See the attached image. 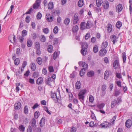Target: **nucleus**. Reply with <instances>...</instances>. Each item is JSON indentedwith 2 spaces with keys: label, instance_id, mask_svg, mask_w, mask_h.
Segmentation results:
<instances>
[{
  "label": "nucleus",
  "instance_id": "nucleus-26",
  "mask_svg": "<svg viewBox=\"0 0 132 132\" xmlns=\"http://www.w3.org/2000/svg\"><path fill=\"white\" fill-rule=\"evenodd\" d=\"M85 68L82 69L80 72V75L81 76H83L85 73Z\"/></svg>",
  "mask_w": 132,
  "mask_h": 132
},
{
  "label": "nucleus",
  "instance_id": "nucleus-11",
  "mask_svg": "<svg viewBox=\"0 0 132 132\" xmlns=\"http://www.w3.org/2000/svg\"><path fill=\"white\" fill-rule=\"evenodd\" d=\"M21 103L19 102H18L14 105L15 109L16 110H19L21 107Z\"/></svg>",
  "mask_w": 132,
  "mask_h": 132
},
{
  "label": "nucleus",
  "instance_id": "nucleus-44",
  "mask_svg": "<svg viewBox=\"0 0 132 132\" xmlns=\"http://www.w3.org/2000/svg\"><path fill=\"white\" fill-rule=\"evenodd\" d=\"M122 58L123 62L124 63L125 62L126 60V53L125 52H124L122 53Z\"/></svg>",
  "mask_w": 132,
  "mask_h": 132
},
{
  "label": "nucleus",
  "instance_id": "nucleus-5",
  "mask_svg": "<svg viewBox=\"0 0 132 132\" xmlns=\"http://www.w3.org/2000/svg\"><path fill=\"white\" fill-rule=\"evenodd\" d=\"M79 65L83 68H85V69H87L88 68V65L86 63L84 62L80 61L78 62Z\"/></svg>",
  "mask_w": 132,
  "mask_h": 132
},
{
  "label": "nucleus",
  "instance_id": "nucleus-37",
  "mask_svg": "<svg viewBox=\"0 0 132 132\" xmlns=\"http://www.w3.org/2000/svg\"><path fill=\"white\" fill-rule=\"evenodd\" d=\"M122 26L121 22L120 21H118L116 24V27L118 28H120Z\"/></svg>",
  "mask_w": 132,
  "mask_h": 132
},
{
  "label": "nucleus",
  "instance_id": "nucleus-64",
  "mask_svg": "<svg viewBox=\"0 0 132 132\" xmlns=\"http://www.w3.org/2000/svg\"><path fill=\"white\" fill-rule=\"evenodd\" d=\"M32 130V128L31 126H29L27 129V132H31Z\"/></svg>",
  "mask_w": 132,
  "mask_h": 132
},
{
  "label": "nucleus",
  "instance_id": "nucleus-3",
  "mask_svg": "<svg viewBox=\"0 0 132 132\" xmlns=\"http://www.w3.org/2000/svg\"><path fill=\"white\" fill-rule=\"evenodd\" d=\"M112 125L111 122L109 123L106 121L101 123L100 125L103 128H110L111 126Z\"/></svg>",
  "mask_w": 132,
  "mask_h": 132
},
{
  "label": "nucleus",
  "instance_id": "nucleus-34",
  "mask_svg": "<svg viewBox=\"0 0 132 132\" xmlns=\"http://www.w3.org/2000/svg\"><path fill=\"white\" fill-rule=\"evenodd\" d=\"M84 4L83 1L82 0H79L78 2V5L80 7H81Z\"/></svg>",
  "mask_w": 132,
  "mask_h": 132
},
{
  "label": "nucleus",
  "instance_id": "nucleus-49",
  "mask_svg": "<svg viewBox=\"0 0 132 132\" xmlns=\"http://www.w3.org/2000/svg\"><path fill=\"white\" fill-rule=\"evenodd\" d=\"M105 104L104 103H101L98 104L97 105L98 107L100 109H101L103 108Z\"/></svg>",
  "mask_w": 132,
  "mask_h": 132
},
{
  "label": "nucleus",
  "instance_id": "nucleus-57",
  "mask_svg": "<svg viewBox=\"0 0 132 132\" xmlns=\"http://www.w3.org/2000/svg\"><path fill=\"white\" fill-rule=\"evenodd\" d=\"M90 33H87L85 36V39L86 40H87L88 39L90 38Z\"/></svg>",
  "mask_w": 132,
  "mask_h": 132
},
{
  "label": "nucleus",
  "instance_id": "nucleus-29",
  "mask_svg": "<svg viewBox=\"0 0 132 132\" xmlns=\"http://www.w3.org/2000/svg\"><path fill=\"white\" fill-rule=\"evenodd\" d=\"M31 69L33 71L35 70L36 67V66L35 63H32L31 65Z\"/></svg>",
  "mask_w": 132,
  "mask_h": 132
},
{
  "label": "nucleus",
  "instance_id": "nucleus-12",
  "mask_svg": "<svg viewBox=\"0 0 132 132\" xmlns=\"http://www.w3.org/2000/svg\"><path fill=\"white\" fill-rule=\"evenodd\" d=\"M51 98L53 99L54 100H55L56 99L58 101V98L56 96V93L52 92H51Z\"/></svg>",
  "mask_w": 132,
  "mask_h": 132
},
{
  "label": "nucleus",
  "instance_id": "nucleus-7",
  "mask_svg": "<svg viewBox=\"0 0 132 132\" xmlns=\"http://www.w3.org/2000/svg\"><path fill=\"white\" fill-rule=\"evenodd\" d=\"M107 52V51L105 48H102L99 52V55L101 56L105 55Z\"/></svg>",
  "mask_w": 132,
  "mask_h": 132
},
{
  "label": "nucleus",
  "instance_id": "nucleus-61",
  "mask_svg": "<svg viewBox=\"0 0 132 132\" xmlns=\"http://www.w3.org/2000/svg\"><path fill=\"white\" fill-rule=\"evenodd\" d=\"M104 61L105 63H109L108 59L107 57H105L104 58Z\"/></svg>",
  "mask_w": 132,
  "mask_h": 132
},
{
  "label": "nucleus",
  "instance_id": "nucleus-47",
  "mask_svg": "<svg viewBox=\"0 0 132 132\" xmlns=\"http://www.w3.org/2000/svg\"><path fill=\"white\" fill-rule=\"evenodd\" d=\"M58 28L57 26H56L53 29V32L55 34H56L58 31Z\"/></svg>",
  "mask_w": 132,
  "mask_h": 132
},
{
  "label": "nucleus",
  "instance_id": "nucleus-58",
  "mask_svg": "<svg viewBox=\"0 0 132 132\" xmlns=\"http://www.w3.org/2000/svg\"><path fill=\"white\" fill-rule=\"evenodd\" d=\"M38 75V73L37 72H35L33 75L32 77L34 78L37 77Z\"/></svg>",
  "mask_w": 132,
  "mask_h": 132
},
{
  "label": "nucleus",
  "instance_id": "nucleus-62",
  "mask_svg": "<svg viewBox=\"0 0 132 132\" xmlns=\"http://www.w3.org/2000/svg\"><path fill=\"white\" fill-rule=\"evenodd\" d=\"M75 71H73L72 74L70 75V77L72 78H74L75 76Z\"/></svg>",
  "mask_w": 132,
  "mask_h": 132
},
{
  "label": "nucleus",
  "instance_id": "nucleus-6",
  "mask_svg": "<svg viewBox=\"0 0 132 132\" xmlns=\"http://www.w3.org/2000/svg\"><path fill=\"white\" fill-rule=\"evenodd\" d=\"M79 20L78 16L77 14H75L73 16V24H77Z\"/></svg>",
  "mask_w": 132,
  "mask_h": 132
},
{
  "label": "nucleus",
  "instance_id": "nucleus-50",
  "mask_svg": "<svg viewBox=\"0 0 132 132\" xmlns=\"http://www.w3.org/2000/svg\"><path fill=\"white\" fill-rule=\"evenodd\" d=\"M30 17L28 16H27L26 18V21L27 23H29L30 21Z\"/></svg>",
  "mask_w": 132,
  "mask_h": 132
},
{
  "label": "nucleus",
  "instance_id": "nucleus-22",
  "mask_svg": "<svg viewBox=\"0 0 132 132\" xmlns=\"http://www.w3.org/2000/svg\"><path fill=\"white\" fill-rule=\"evenodd\" d=\"M103 3L102 0H96V4L97 7L100 6Z\"/></svg>",
  "mask_w": 132,
  "mask_h": 132
},
{
  "label": "nucleus",
  "instance_id": "nucleus-46",
  "mask_svg": "<svg viewBox=\"0 0 132 132\" xmlns=\"http://www.w3.org/2000/svg\"><path fill=\"white\" fill-rule=\"evenodd\" d=\"M89 100L90 102L92 103H93L94 100L93 97L91 95H90L89 97Z\"/></svg>",
  "mask_w": 132,
  "mask_h": 132
},
{
  "label": "nucleus",
  "instance_id": "nucleus-40",
  "mask_svg": "<svg viewBox=\"0 0 132 132\" xmlns=\"http://www.w3.org/2000/svg\"><path fill=\"white\" fill-rule=\"evenodd\" d=\"M36 61L38 64L41 65V58L40 57H38Z\"/></svg>",
  "mask_w": 132,
  "mask_h": 132
},
{
  "label": "nucleus",
  "instance_id": "nucleus-32",
  "mask_svg": "<svg viewBox=\"0 0 132 132\" xmlns=\"http://www.w3.org/2000/svg\"><path fill=\"white\" fill-rule=\"evenodd\" d=\"M47 50L49 52H51L53 50V46L51 45L48 46L47 47Z\"/></svg>",
  "mask_w": 132,
  "mask_h": 132
},
{
  "label": "nucleus",
  "instance_id": "nucleus-42",
  "mask_svg": "<svg viewBox=\"0 0 132 132\" xmlns=\"http://www.w3.org/2000/svg\"><path fill=\"white\" fill-rule=\"evenodd\" d=\"M91 22L90 21H88L86 23V27L87 29H89L90 28Z\"/></svg>",
  "mask_w": 132,
  "mask_h": 132
},
{
  "label": "nucleus",
  "instance_id": "nucleus-36",
  "mask_svg": "<svg viewBox=\"0 0 132 132\" xmlns=\"http://www.w3.org/2000/svg\"><path fill=\"white\" fill-rule=\"evenodd\" d=\"M93 50L94 52L95 53L97 52L98 50V46L97 45H95L93 47Z\"/></svg>",
  "mask_w": 132,
  "mask_h": 132
},
{
  "label": "nucleus",
  "instance_id": "nucleus-16",
  "mask_svg": "<svg viewBox=\"0 0 132 132\" xmlns=\"http://www.w3.org/2000/svg\"><path fill=\"white\" fill-rule=\"evenodd\" d=\"M107 30L109 33L111 32L112 29V26L109 23L107 26Z\"/></svg>",
  "mask_w": 132,
  "mask_h": 132
},
{
  "label": "nucleus",
  "instance_id": "nucleus-24",
  "mask_svg": "<svg viewBox=\"0 0 132 132\" xmlns=\"http://www.w3.org/2000/svg\"><path fill=\"white\" fill-rule=\"evenodd\" d=\"M78 26L76 25L73 27L72 29V31L74 33L76 32L78 30Z\"/></svg>",
  "mask_w": 132,
  "mask_h": 132
},
{
  "label": "nucleus",
  "instance_id": "nucleus-8",
  "mask_svg": "<svg viewBox=\"0 0 132 132\" xmlns=\"http://www.w3.org/2000/svg\"><path fill=\"white\" fill-rule=\"evenodd\" d=\"M110 38L113 42V44L114 45L117 41V39L118 38V37L115 35H113L111 36Z\"/></svg>",
  "mask_w": 132,
  "mask_h": 132
},
{
  "label": "nucleus",
  "instance_id": "nucleus-9",
  "mask_svg": "<svg viewBox=\"0 0 132 132\" xmlns=\"http://www.w3.org/2000/svg\"><path fill=\"white\" fill-rule=\"evenodd\" d=\"M131 122V120L130 119L127 120L125 123L126 127L128 128H129L132 125Z\"/></svg>",
  "mask_w": 132,
  "mask_h": 132
},
{
  "label": "nucleus",
  "instance_id": "nucleus-25",
  "mask_svg": "<svg viewBox=\"0 0 132 132\" xmlns=\"http://www.w3.org/2000/svg\"><path fill=\"white\" fill-rule=\"evenodd\" d=\"M108 42L106 41L103 42L102 44V48H105V49L108 45Z\"/></svg>",
  "mask_w": 132,
  "mask_h": 132
},
{
  "label": "nucleus",
  "instance_id": "nucleus-43",
  "mask_svg": "<svg viewBox=\"0 0 132 132\" xmlns=\"http://www.w3.org/2000/svg\"><path fill=\"white\" fill-rule=\"evenodd\" d=\"M20 130L22 132H23L25 129V127L23 125H21L19 127Z\"/></svg>",
  "mask_w": 132,
  "mask_h": 132
},
{
  "label": "nucleus",
  "instance_id": "nucleus-28",
  "mask_svg": "<svg viewBox=\"0 0 132 132\" xmlns=\"http://www.w3.org/2000/svg\"><path fill=\"white\" fill-rule=\"evenodd\" d=\"M27 45L28 47H31L32 44V41L31 40H28L27 42Z\"/></svg>",
  "mask_w": 132,
  "mask_h": 132
},
{
  "label": "nucleus",
  "instance_id": "nucleus-63",
  "mask_svg": "<svg viewBox=\"0 0 132 132\" xmlns=\"http://www.w3.org/2000/svg\"><path fill=\"white\" fill-rule=\"evenodd\" d=\"M39 104L37 103H36L32 107V108L33 109H35L37 108L39 106Z\"/></svg>",
  "mask_w": 132,
  "mask_h": 132
},
{
  "label": "nucleus",
  "instance_id": "nucleus-15",
  "mask_svg": "<svg viewBox=\"0 0 132 132\" xmlns=\"http://www.w3.org/2000/svg\"><path fill=\"white\" fill-rule=\"evenodd\" d=\"M102 5L104 9H107L109 6V2L107 1H105L104 2Z\"/></svg>",
  "mask_w": 132,
  "mask_h": 132
},
{
  "label": "nucleus",
  "instance_id": "nucleus-1",
  "mask_svg": "<svg viewBox=\"0 0 132 132\" xmlns=\"http://www.w3.org/2000/svg\"><path fill=\"white\" fill-rule=\"evenodd\" d=\"M121 102L122 100L120 97L117 98V100L116 99H113L111 102V108H113L116 105H119Z\"/></svg>",
  "mask_w": 132,
  "mask_h": 132
},
{
  "label": "nucleus",
  "instance_id": "nucleus-48",
  "mask_svg": "<svg viewBox=\"0 0 132 132\" xmlns=\"http://www.w3.org/2000/svg\"><path fill=\"white\" fill-rule=\"evenodd\" d=\"M36 83L37 84H41V77L39 78L37 80Z\"/></svg>",
  "mask_w": 132,
  "mask_h": 132
},
{
  "label": "nucleus",
  "instance_id": "nucleus-59",
  "mask_svg": "<svg viewBox=\"0 0 132 132\" xmlns=\"http://www.w3.org/2000/svg\"><path fill=\"white\" fill-rule=\"evenodd\" d=\"M35 47L36 49L40 48V45L38 42H36Z\"/></svg>",
  "mask_w": 132,
  "mask_h": 132
},
{
  "label": "nucleus",
  "instance_id": "nucleus-52",
  "mask_svg": "<svg viewBox=\"0 0 132 132\" xmlns=\"http://www.w3.org/2000/svg\"><path fill=\"white\" fill-rule=\"evenodd\" d=\"M90 39L91 42L93 43H95L96 41V38L94 37H92Z\"/></svg>",
  "mask_w": 132,
  "mask_h": 132
},
{
  "label": "nucleus",
  "instance_id": "nucleus-19",
  "mask_svg": "<svg viewBox=\"0 0 132 132\" xmlns=\"http://www.w3.org/2000/svg\"><path fill=\"white\" fill-rule=\"evenodd\" d=\"M76 88L77 89H80L81 87V84L80 81H77L76 84Z\"/></svg>",
  "mask_w": 132,
  "mask_h": 132
},
{
  "label": "nucleus",
  "instance_id": "nucleus-27",
  "mask_svg": "<svg viewBox=\"0 0 132 132\" xmlns=\"http://www.w3.org/2000/svg\"><path fill=\"white\" fill-rule=\"evenodd\" d=\"M106 86L105 84H103L102 85V90L103 92L102 93V95L104 96L105 94V90L106 89Z\"/></svg>",
  "mask_w": 132,
  "mask_h": 132
},
{
  "label": "nucleus",
  "instance_id": "nucleus-45",
  "mask_svg": "<svg viewBox=\"0 0 132 132\" xmlns=\"http://www.w3.org/2000/svg\"><path fill=\"white\" fill-rule=\"evenodd\" d=\"M36 18L38 20L40 19L41 18V13L40 12H38L36 15Z\"/></svg>",
  "mask_w": 132,
  "mask_h": 132
},
{
  "label": "nucleus",
  "instance_id": "nucleus-33",
  "mask_svg": "<svg viewBox=\"0 0 132 132\" xmlns=\"http://www.w3.org/2000/svg\"><path fill=\"white\" fill-rule=\"evenodd\" d=\"M70 21V19L69 18H66L64 20V23L65 25L67 26L69 24Z\"/></svg>",
  "mask_w": 132,
  "mask_h": 132
},
{
  "label": "nucleus",
  "instance_id": "nucleus-13",
  "mask_svg": "<svg viewBox=\"0 0 132 132\" xmlns=\"http://www.w3.org/2000/svg\"><path fill=\"white\" fill-rule=\"evenodd\" d=\"M123 9L122 5L121 4H119L116 7V11L118 12H120Z\"/></svg>",
  "mask_w": 132,
  "mask_h": 132
},
{
  "label": "nucleus",
  "instance_id": "nucleus-18",
  "mask_svg": "<svg viewBox=\"0 0 132 132\" xmlns=\"http://www.w3.org/2000/svg\"><path fill=\"white\" fill-rule=\"evenodd\" d=\"M119 62L118 60H115L113 63V66L114 68L115 69L118 67L119 65Z\"/></svg>",
  "mask_w": 132,
  "mask_h": 132
},
{
  "label": "nucleus",
  "instance_id": "nucleus-4",
  "mask_svg": "<svg viewBox=\"0 0 132 132\" xmlns=\"http://www.w3.org/2000/svg\"><path fill=\"white\" fill-rule=\"evenodd\" d=\"M40 0H36L33 5V8L34 9H38L40 6Z\"/></svg>",
  "mask_w": 132,
  "mask_h": 132
},
{
  "label": "nucleus",
  "instance_id": "nucleus-31",
  "mask_svg": "<svg viewBox=\"0 0 132 132\" xmlns=\"http://www.w3.org/2000/svg\"><path fill=\"white\" fill-rule=\"evenodd\" d=\"M94 9L95 11L98 13H99L101 12V9L100 8H97L96 7H94Z\"/></svg>",
  "mask_w": 132,
  "mask_h": 132
},
{
  "label": "nucleus",
  "instance_id": "nucleus-30",
  "mask_svg": "<svg viewBox=\"0 0 132 132\" xmlns=\"http://www.w3.org/2000/svg\"><path fill=\"white\" fill-rule=\"evenodd\" d=\"M87 49L82 48V49L81 51V52L82 55H85L86 54L87 52Z\"/></svg>",
  "mask_w": 132,
  "mask_h": 132
},
{
  "label": "nucleus",
  "instance_id": "nucleus-2",
  "mask_svg": "<svg viewBox=\"0 0 132 132\" xmlns=\"http://www.w3.org/2000/svg\"><path fill=\"white\" fill-rule=\"evenodd\" d=\"M86 92V89H83L81 90L78 94V97L80 101L82 103L84 102V98L85 96L84 95Z\"/></svg>",
  "mask_w": 132,
  "mask_h": 132
},
{
  "label": "nucleus",
  "instance_id": "nucleus-56",
  "mask_svg": "<svg viewBox=\"0 0 132 132\" xmlns=\"http://www.w3.org/2000/svg\"><path fill=\"white\" fill-rule=\"evenodd\" d=\"M44 110L48 114H50L51 113L48 111V108L47 107L44 106Z\"/></svg>",
  "mask_w": 132,
  "mask_h": 132
},
{
  "label": "nucleus",
  "instance_id": "nucleus-51",
  "mask_svg": "<svg viewBox=\"0 0 132 132\" xmlns=\"http://www.w3.org/2000/svg\"><path fill=\"white\" fill-rule=\"evenodd\" d=\"M43 31L44 33L47 34L48 33L49 30L48 28H45L43 29Z\"/></svg>",
  "mask_w": 132,
  "mask_h": 132
},
{
  "label": "nucleus",
  "instance_id": "nucleus-14",
  "mask_svg": "<svg viewBox=\"0 0 132 132\" xmlns=\"http://www.w3.org/2000/svg\"><path fill=\"white\" fill-rule=\"evenodd\" d=\"M86 23L84 22H81L80 24V28L82 30L87 29Z\"/></svg>",
  "mask_w": 132,
  "mask_h": 132
},
{
  "label": "nucleus",
  "instance_id": "nucleus-10",
  "mask_svg": "<svg viewBox=\"0 0 132 132\" xmlns=\"http://www.w3.org/2000/svg\"><path fill=\"white\" fill-rule=\"evenodd\" d=\"M36 119L34 118L32 119L30 122V124L32 127L35 128L36 127Z\"/></svg>",
  "mask_w": 132,
  "mask_h": 132
},
{
  "label": "nucleus",
  "instance_id": "nucleus-39",
  "mask_svg": "<svg viewBox=\"0 0 132 132\" xmlns=\"http://www.w3.org/2000/svg\"><path fill=\"white\" fill-rule=\"evenodd\" d=\"M39 115V112L38 111H36L34 113V116L35 118H37Z\"/></svg>",
  "mask_w": 132,
  "mask_h": 132
},
{
  "label": "nucleus",
  "instance_id": "nucleus-55",
  "mask_svg": "<svg viewBox=\"0 0 132 132\" xmlns=\"http://www.w3.org/2000/svg\"><path fill=\"white\" fill-rule=\"evenodd\" d=\"M116 117L117 116H115L113 117L112 119V120L111 121V123H112V124L113 125V124L114 123V121L116 118Z\"/></svg>",
  "mask_w": 132,
  "mask_h": 132
},
{
  "label": "nucleus",
  "instance_id": "nucleus-21",
  "mask_svg": "<svg viewBox=\"0 0 132 132\" xmlns=\"http://www.w3.org/2000/svg\"><path fill=\"white\" fill-rule=\"evenodd\" d=\"M104 79H107L109 76V73L108 71L106 70L105 71L104 74Z\"/></svg>",
  "mask_w": 132,
  "mask_h": 132
},
{
  "label": "nucleus",
  "instance_id": "nucleus-23",
  "mask_svg": "<svg viewBox=\"0 0 132 132\" xmlns=\"http://www.w3.org/2000/svg\"><path fill=\"white\" fill-rule=\"evenodd\" d=\"M81 46L82 48H84L87 49L88 47V45L87 42H83L82 43Z\"/></svg>",
  "mask_w": 132,
  "mask_h": 132
},
{
  "label": "nucleus",
  "instance_id": "nucleus-20",
  "mask_svg": "<svg viewBox=\"0 0 132 132\" xmlns=\"http://www.w3.org/2000/svg\"><path fill=\"white\" fill-rule=\"evenodd\" d=\"M94 74V71H90L88 72L87 74V76L89 77L93 76Z\"/></svg>",
  "mask_w": 132,
  "mask_h": 132
},
{
  "label": "nucleus",
  "instance_id": "nucleus-38",
  "mask_svg": "<svg viewBox=\"0 0 132 132\" xmlns=\"http://www.w3.org/2000/svg\"><path fill=\"white\" fill-rule=\"evenodd\" d=\"M14 64L16 65H18L20 63L19 59L16 58L14 60Z\"/></svg>",
  "mask_w": 132,
  "mask_h": 132
},
{
  "label": "nucleus",
  "instance_id": "nucleus-54",
  "mask_svg": "<svg viewBox=\"0 0 132 132\" xmlns=\"http://www.w3.org/2000/svg\"><path fill=\"white\" fill-rule=\"evenodd\" d=\"M57 57V53L55 52L53 54V58L54 60H55Z\"/></svg>",
  "mask_w": 132,
  "mask_h": 132
},
{
  "label": "nucleus",
  "instance_id": "nucleus-35",
  "mask_svg": "<svg viewBox=\"0 0 132 132\" xmlns=\"http://www.w3.org/2000/svg\"><path fill=\"white\" fill-rule=\"evenodd\" d=\"M24 113L26 114H28V109L27 105L25 106L24 108Z\"/></svg>",
  "mask_w": 132,
  "mask_h": 132
},
{
  "label": "nucleus",
  "instance_id": "nucleus-41",
  "mask_svg": "<svg viewBox=\"0 0 132 132\" xmlns=\"http://www.w3.org/2000/svg\"><path fill=\"white\" fill-rule=\"evenodd\" d=\"M27 31L26 30H23L22 32V37H24L26 36L27 34Z\"/></svg>",
  "mask_w": 132,
  "mask_h": 132
},
{
  "label": "nucleus",
  "instance_id": "nucleus-53",
  "mask_svg": "<svg viewBox=\"0 0 132 132\" xmlns=\"http://www.w3.org/2000/svg\"><path fill=\"white\" fill-rule=\"evenodd\" d=\"M53 20V19L52 16L50 15L49 17L47 18V21L49 22H52Z\"/></svg>",
  "mask_w": 132,
  "mask_h": 132
},
{
  "label": "nucleus",
  "instance_id": "nucleus-60",
  "mask_svg": "<svg viewBox=\"0 0 132 132\" xmlns=\"http://www.w3.org/2000/svg\"><path fill=\"white\" fill-rule=\"evenodd\" d=\"M91 118L94 119H96V118L95 117V114L93 113V112H91Z\"/></svg>",
  "mask_w": 132,
  "mask_h": 132
},
{
  "label": "nucleus",
  "instance_id": "nucleus-17",
  "mask_svg": "<svg viewBox=\"0 0 132 132\" xmlns=\"http://www.w3.org/2000/svg\"><path fill=\"white\" fill-rule=\"evenodd\" d=\"M54 7V5L53 2H50L49 3L48 5V9L52 10Z\"/></svg>",
  "mask_w": 132,
  "mask_h": 132
}]
</instances>
